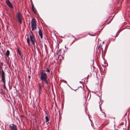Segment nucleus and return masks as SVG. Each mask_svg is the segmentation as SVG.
Masks as SVG:
<instances>
[{"label":"nucleus","mask_w":130,"mask_h":130,"mask_svg":"<svg viewBox=\"0 0 130 130\" xmlns=\"http://www.w3.org/2000/svg\"><path fill=\"white\" fill-rule=\"evenodd\" d=\"M9 54H10L9 51L8 50H7L6 51V55L7 56H8L9 55Z\"/></svg>","instance_id":"14"},{"label":"nucleus","mask_w":130,"mask_h":130,"mask_svg":"<svg viewBox=\"0 0 130 130\" xmlns=\"http://www.w3.org/2000/svg\"><path fill=\"white\" fill-rule=\"evenodd\" d=\"M1 81L3 83V86L4 89H5L6 87L5 86V77H4L3 75H2V77H1Z\"/></svg>","instance_id":"7"},{"label":"nucleus","mask_w":130,"mask_h":130,"mask_svg":"<svg viewBox=\"0 0 130 130\" xmlns=\"http://www.w3.org/2000/svg\"><path fill=\"white\" fill-rule=\"evenodd\" d=\"M39 35L40 36L41 39L43 38V35L41 29H39Z\"/></svg>","instance_id":"10"},{"label":"nucleus","mask_w":130,"mask_h":130,"mask_svg":"<svg viewBox=\"0 0 130 130\" xmlns=\"http://www.w3.org/2000/svg\"><path fill=\"white\" fill-rule=\"evenodd\" d=\"M16 17L18 19V22L20 24L22 23V20L23 19L22 15L20 12L17 13Z\"/></svg>","instance_id":"2"},{"label":"nucleus","mask_w":130,"mask_h":130,"mask_svg":"<svg viewBox=\"0 0 130 130\" xmlns=\"http://www.w3.org/2000/svg\"><path fill=\"white\" fill-rule=\"evenodd\" d=\"M39 94L40 95L41 93V91L42 90V89L41 88V86L40 84L39 85Z\"/></svg>","instance_id":"13"},{"label":"nucleus","mask_w":130,"mask_h":130,"mask_svg":"<svg viewBox=\"0 0 130 130\" xmlns=\"http://www.w3.org/2000/svg\"><path fill=\"white\" fill-rule=\"evenodd\" d=\"M96 98L97 99V101L99 102H100L101 100V97L100 96L97 95Z\"/></svg>","instance_id":"12"},{"label":"nucleus","mask_w":130,"mask_h":130,"mask_svg":"<svg viewBox=\"0 0 130 130\" xmlns=\"http://www.w3.org/2000/svg\"><path fill=\"white\" fill-rule=\"evenodd\" d=\"M0 68L2 69V74H1V77H2V75L4 76V77H5V73L3 71V69L2 66L0 65Z\"/></svg>","instance_id":"9"},{"label":"nucleus","mask_w":130,"mask_h":130,"mask_svg":"<svg viewBox=\"0 0 130 130\" xmlns=\"http://www.w3.org/2000/svg\"><path fill=\"white\" fill-rule=\"evenodd\" d=\"M110 21H109V23H110Z\"/></svg>","instance_id":"23"},{"label":"nucleus","mask_w":130,"mask_h":130,"mask_svg":"<svg viewBox=\"0 0 130 130\" xmlns=\"http://www.w3.org/2000/svg\"><path fill=\"white\" fill-rule=\"evenodd\" d=\"M31 7H32V10L33 11V12L35 14H36V10L35 8L34 7V5L33 4V3H32V2Z\"/></svg>","instance_id":"8"},{"label":"nucleus","mask_w":130,"mask_h":130,"mask_svg":"<svg viewBox=\"0 0 130 130\" xmlns=\"http://www.w3.org/2000/svg\"><path fill=\"white\" fill-rule=\"evenodd\" d=\"M103 114H104V116L105 117V116H106V115H105V113L104 112H103Z\"/></svg>","instance_id":"19"},{"label":"nucleus","mask_w":130,"mask_h":130,"mask_svg":"<svg viewBox=\"0 0 130 130\" xmlns=\"http://www.w3.org/2000/svg\"><path fill=\"white\" fill-rule=\"evenodd\" d=\"M6 2L8 6L10 8L12 9L13 7L9 0H6Z\"/></svg>","instance_id":"6"},{"label":"nucleus","mask_w":130,"mask_h":130,"mask_svg":"<svg viewBox=\"0 0 130 130\" xmlns=\"http://www.w3.org/2000/svg\"><path fill=\"white\" fill-rule=\"evenodd\" d=\"M45 119L46 120L45 122L46 123L47 122V125L49 123V122H48L49 121V117L47 116H46L45 117Z\"/></svg>","instance_id":"11"},{"label":"nucleus","mask_w":130,"mask_h":130,"mask_svg":"<svg viewBox=\"0 0 130 130\" xmlns=\"http://www.w3.org/2000/svg\"><path fill=\"white\" fill-rule=\"evenodd\" d=\"M46 69H47V72H49L50 71V70L48 69V68H46Z\"/></svg>","instance_id":"17"},{"label":"nucleus","mask_w":130,"mask_h":130,"mask_svg":"<svg viewBox=\"0 0 130 130\" xmlns=\"http://www.w3.org/2000/svg\"><path fill=\"white\" fill-rule=\"evenodd\" d=\"M118 36L117 35V34H116V36H115V37H116Z\"/></svg>","instance_id":"21"},{"label":"nucleus","mask_w":130,"mask_h":130,"mask_svg":"<svg viewBox=\"0 0 130 130\" xmlns=\"http://www.w3.org/2000/svg\"><path fill=\"white\" fill-rule=\"evenodd\" d=\"M48 130V128H46L45 129V130Z\"/></svg>","instance_id":"22"},{"label":"nucleus","mask_w":130,"mask_h":130,"mask_svg":"<svg viewBox=\"0 0 130 130\" xmlns=\"http://www.w3.org/2000/svg\"><path fill=\"white\" fill-rule=\"evenodd\" d=\"M17 51H18V53H19V54H21V53L20 52V51L19 49L18 48H17Z\"/></svg>","instance_id":"16"},{"label":"nucleus","mask_w":130,"mask_h":130,"mask_svg":"<svg viewBox=\"0 0 130 130\" xmlns=\"http://www.w3.org/2000/svg\"><path fill=\"white\" fill-rule=\"evenodd\" d=\"M30 39L31 41L32 42L33 44H34L36 42L35 40V39L34 37L33 34L31 33L30 34Z\"/></svg>","instance_id":"4"},{"label":"nucleus","mask_w":130,"mask_h":130,"mask_svg":"<svg viewBox=\"0 0 130 130\" xmlns=\"http://www.w3.org/2000/svg\"><path fill=\"white\" fill-rule=\"evenodd\" d=\"M31 27L32 30L35 29L36 28L37 25L35 20V19H32L31 21Z\"/></svg>","instance_id":"3"},{"label":"nucleus","mask_w":130,"mask_h":130,"mask_svg":"<svg viewBox=\"0 0 130 130\" xmlns=\"http://www.w3.org/2000/svg\"><path fill=\"white\" fill-rule=\"evenodd\" d=\"M27 43L29 45H30V40L29 38H27Z\"/></svg>","instance_id":"15"},{"label":"nucleus","mask_w":130,"mask_h":130,"mask_svg":"<svg viewBox=\"0 0 130 130\" xmlns=\"http://www.w3.org/2000/svg\"><path fill=\"white\" fill-rule=\"evenodd\" d=\"M19 55L21 57H22L23 56V55L21 53L19 54Z\"/></svg>","instance_id":"18"},{"label":"nucleus","mask_w":130,"mask_h":130,"mask_svg":"<svg viewBox=\"0 0 130 130\" xmlns=\"http://www.w3.org/2000/svg\"><path fill=\"white\" fill-rule=\"evenodd\" d=\"M9 127L12 130H17V126L14 124H12L10 125Z\"/></svg>","instance_id":"5"},{"label":"nucleus","mask_w":130,"mask_h":130,"mask_svg":"<svg viewBox=\"0 0 130 130\" xmlns=\"http://www.w3.org/2000/svg\"><path fill=\"white\" fill-rule=\"evenodd\" d=\"M40 78L44 82L43 84H45L46 85H48V83L47 80V75L43 71L41 72Z\"/></svg>","instance_id":"1"},{"label":"nucleus","mask_w":130,"mask_h":130,"mask_svg":"<svg viewBox=\"0 0 130 130\" xmlns=\"http://www.w3.org/2000/svg\"><path fill=\"white\" fill-rule=\"evenodd\" d=\"M45 128H46V127H45V128H42V130H45Z\"/></svg>","instance_id":"20"}]
</instances>
